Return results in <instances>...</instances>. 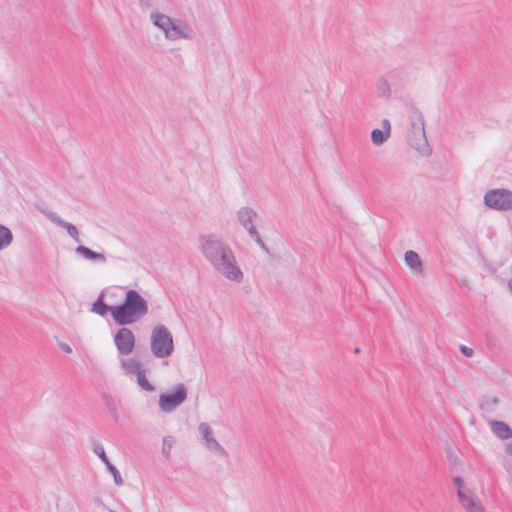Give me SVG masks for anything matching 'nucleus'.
<instances>
[{"label":"nucleus","instance_id":"nucleus-1","mask_svg":"<svg viewBox=\"0 0 512 512\" xmlns=\"http://www.w3.org/2000/svg\"><path fill=\"white\" fill-rule=\"evenodd\" d=\"M199 243L203 256L219 274L236 283L243 280L244 275L233 250L220 236L201 235Z\"/></svg>","mask_w":512,"mask_h":512},{"label":"nucleus","instance_id":"nucleus-2","mask_svg":"<svg viewBox=\"0 0 512 512\" xmlns=\"http://www.w3.org/2000/svg\"><path fill=\"white\" fill-rule=\"evenodd\" d=\"M148 313V303L136 290L126 292L124 301L114 305L113 321L119 326H126L140 321Z\"/></svg>","mask_w":512,"mask_h":512},{"label":"nucleus","instance_id":"nucleus-3","mask_svg":"<svg viewBox=\"0 0 512 512\" xmlns=\"http://www.w3.org/2000/svg\"><path fill=\"white\" fill-rule=\"evenodd\" d=\"M150 347L153 355L157 358H166L172 354L174 350L173 336L167 327L160 324L153 328Z\"/></svg>","mask_w":512,"mask_h":512},{"label":"nucleus","instance_id":"nucleus-4","mask_svg":"<svg viewBox=\"0 0 512 512\" xmlns=\"http://www.w3.org/2000/svg\"><path fill=\"white\" fill-rule=\"evenodd\" d=\"M484 204L496 211H512V191L505 188L488 190L484 195Z\"/></svg>","mask_w":512,"mask_h":512},{"label":"nucleus","instance_id":"nucleus-5","mask_svg":"<svg viewBox=\"0 0 512 512\" xmlns=\"http://www.w3.org/2000/svg\"><path fill=\"white\" fill-rule=\"evenodd\" d=\"M113 340L120 355H129L135 347V336L133 332L125 326H121V328L116 331Z\"/></svg>","mask_w":512,"mask_h":512},{"label":"nucleus","instance_id":"nucleus-6","mask_svg":"<svg viewBox=\"0 0 512 512\" xmlns=\"http://www.w3.org/2000/svg\"><path fill=\"white\" fill-rule=\"evenodd\" d=\"M187 397L185 386H177L176 390L170 393H163L159 397L160 409L164 412H171Z\"/></svg>","mask_w":512,"mask_h":512},{"label":"nucleus","instance_id":"nucleus-7","mask_svg":"<svg viewBox=\"0 0 512 512\" xmlns=\"http://www.w3.org/2000/svg\"><path fill=\"white\" fill-rule=\"evenodd\" d=\"M37 209L41 214L46 216L52 223H54L55 225H57L59 227L65 228L67 230V233L69 234V236L71 238H73V240H75L76 242H80L79 232L73 224H71L67 221H64L55 212L46 210L43 207H37Z\"/></svg>","mask_w":512,"mask_h":512},{"label":"nucleus","instance_id":"nucleus-8","mask_svg":"<svg viewBox=\"0 0 512 512\" xmlns=\"http://www.w3.org/2000/svg\"><path fill=\"white\" fill-rule=\"evenodd\" d=\"M457 495L466 512H485L480 500L470 491L457 490Z\"/></svg>","mask_w":512,"mask_h":512},{"label":"nucleus","instance_id":"nucleus-9","mask_svg":"<svg viewBox=\"0 0 512 512\" xmlns=\"http://www.w3.org/2000/svg\"><path fill=\"white\" fill-rule=\"evenodd\" d=\"M200 433L203 435V438L206 441L208 449L214 451L221 457L227 456L226 450L221 446V444L212 437V430L208 423L202 422L198 427Z\"/></svg>","mask_w":512,"mask_h":512},{"label":"nucleus","instance_id":"nucleus-10","mask_svg":"<svg viewBox=\"0 0 512 512\" xmlns=\"http://www.w3.org/2000/svg\"><path fill=\"white\" fill-rule=\"evenodd\" d=\"M121 365L127 374L137 376V384H150L146 378L145 370L142 368V364L135 359H124Z\"/></svg>","mask_w":512,"mask_h":512},{"label":"nucleus","instance_id":"nucleus-11","mask_svg":"<svg viewBox=\"0 0 512 512\" xmlns=\"http://www.w3.org/2000/svg\"><path fill=\"white\" fill-rule=\"evenodd\" d=\"M94 453L101 459V461L105 464L107 470L112 474L114 483L117 486H121L123 484V479L120 475L119 470L109 461L104 448L102 445L94 442L93 444Z\"/></svg>","mask_w":512,"mask_h":512},{"label":"nucleus","instance_id":"nucleus-12","mask_svg":"<svg viewBox=\"0 0 512 512\" xmlns=\"http://www.w3.org/2000/svg\"><path fill=\"white\" fill-rule=\"evenodd\" d=\"M256 218L257 213L250 207H242L237 212V219L239 223L247 230L248 233L253 229H256L254 226Z\"/></svg>","mask_w":512,"mask_h":512},{"label":"nucleus","instance_id":"nucleus-13","mask_svg":"<svg viewBox=\"0 0 512 512\" xmlns=\"http://www.w3.org/2000/svg\"><path fill=\"white\" fill-rule=\"evenodd\" d=\"M181 22L173 21L170 25L169 30L166 31L165 37L169 40H177V39H189L190 34L187 31V27L185 25H181Z\"/></svg>","mask_w":512,"mask_h":512},{"label":"nucleus","instance_id":"nucleus-14","mask_svg":"<svg viewBox=\"0 0 512 512\" xmlns=\"http://www.w3.org/2000/svg\"><path fill=\"white\" fill-rule=\"evenodd\" d=\"M404 261L406 265L416 274L423 275L424 273V266L423 263L419 257V255L413 251L409 250L405 252L404 254Z\"/></svg>","mask_w":512,"mask_h":512},{"label":"nucleus","instance_id":"nucleus-15","mask_svg":"<svg viewBox=\"0 0 512 512\" xmlns=\"http://www.w3.org/2000/svg\"><path fill=\"white\" fill-rule=\"evenodd\" d=\"M489 426L492 432L499 437L500 439H509L512 438V429L511 427L505 423L504 421L499 420H491L489 422Z\"/></svg>","mask_w":512,"mask_h":512},{"label":"nucleus","instance_id":"nucleus-16","mask_svg":"<svg viewBox=\"0 0 512 512\" xmlns=\"http://www.w3.org/2000/svg\"><path fill=\"white\" fill-rule=\"evenodd\" d=\"M104 296L105 292L102 291L96 301L93 302L91 311L102 317L106 316L107 313L110 312L111 317L113 318L114 306L104 303Z\"/></svg>","mask_w":512,"mask_h":512},{"label":"nucleus","instance_id":"nucleus-17","mask_svg":"<svg viewBox=\"0 0 512 512\" xmlns=\"http://www.w3.org/2000/svg\"><path fill=\"white\" fill-rule=\"evenodd\" d=\"M150 19L154 26H156L164 32V35H166V31L169 30L170 25L174 21L168 15L159 12L151 13Z\"/></svg>","mask_w":512,"mask_h":512},{"label":"nucleus","instance_id":"nucleus-18","mask_svg":"<svg viewBox=\"0 0 512 512\" xmlns=\"http://www.w3.org/2000/svg\"><path fill=\"white\" fill-rule=\"evenodd\" d=\"M400 73L396 70L391 71L387 74V77L384 79H380L377 83V90L381 96L385 99H389L391 97V88L389 84V80L397 77Z\"/></svg>","mask_w":512,"mask_h":512},{"label":"nucleus","instance_id":"nucleus-19","mask_svg":"<svg viewBox=\"0 0 512 512\" xmlns=\"http://www.w3.org/2000/svg\"><path fill=\"white\" fill-rule=\"evenodd\" d=\"M75 252L82 256L85 259L93 260V261H99V262H106V256L103 253L95 252L91 250L90 248L79 245L76 247Z\"/></svg>","mask_w":512,"mask_h":512},{"label":"nucleus","instance_id":"nucleus-20","mask_svg":"<svg viewBox=\"0 0 512 512\" xmlns=\"http://www.w3.org/2000/svg\"><path fill=\"white\" fill-rule=\"evenodd\" d=\"M499 401L497 396L484 395L479 401V408L484 412H493Z\"/></svg>","mask_w":512,"mask_h":512},{"label":"nucleus","instance_id":"nucleus-21","mask_svg":"<svg viewBox=\"0 0 512 512\" xmlns=\"http://www.w3.org/2000/svg\"><path fill=\"white\" fill-rule=\"evenodd\" d=\"M103 401H104V404H105L106 408L108 409V411L112 415V417L117 421L118 418H119V414L117 412L118 403H119L118 399H116L113 396L104 394Z\"/></svg>","mask_w":512,"mask_h":512},{"label":"nucleus","instance_id":"nucleus-22","mask_svg":"<svg viewBox=\"0 0 512 512\" xmlns=\"http://www.w3.org/2000/svg\"><path fill=\"white\" fill-rule=\"evenodd\" d=\"M12 240L13 235L10 229L0 224V250L9 246Z\"/></svg>","mask_w":512,"mask_h":512},{"label":"nucleus","instance_id":"nucleus-23","mask_svg":"<svg viewBox=\"0 0 512 512\" xmlns=\"http://www.w3.org/2000/svg\"><path fill=\"white\" fill-rule=\"evenodd\" d=\"M389 136L390 135L387 131L374 129L371 132V141L374 145L380 146L389 138Z\"/></svg>","mask_w":512,"mask_h":512},{"label":"nucleus","instance_id":"nucleus-24","mask_svg":"<svg viewBox=\"0 0 512 512\" xmlns=\"http://www.w3.org/2000/svg\"><path fill=\"white\" fill-rule=\"evenodd\" d=\"M250 237L259 245V247L265 251L266 253H269V248L267 245L262 241L259 232L257 229H253L249 232Z\"/></svg>","mask_w":512,"mask_h":512},{"label":"nucleus","instance_id":"nucleus-25","mask_svg":"<svg viewBox=\"0 0 512 512\" xmlns=\"http://www.w3.org/2000/svg\"><path fill=\"white\" fill-rule=\"evenodd\" d=\"M174 444V438L170 435L165 436L163 438V446H162V453L166 456H169L170 450Z\"/></svg>","mask_w":512,"mask_h":512},{"label":"nucleus","instance_id":"nucleus-26","mask_svg":"<svg viewBox=\"0 0 512 512\" xmlns=\"http://www.w3.org/2000/svg\"><path fill=\"white\" fill-rule=\"evenodd\" d=\"M417 129L419 130V134L422 137L423 145L425 147H428V143H427V139H426V135H425V129H424V121H423L422 117H420V124L417 127Z\"/></svg>","mask_w":512,"mask_h":512},{"label":"nucleus","instance_id":"nucleus-27","mask_svg":"<svg viewBox=\"0 0 512 512\" xmlns=\"http://www.w3.org/2000/svg\"><path fill=\"white\" fill-rule=\"evenodd\" d=\"M461 353L466 357H472L474 354V350L468 346L461 345L460 346Z\"/></svg>","mask_w":512,"mask_h":512},{"label":"nucleus","instance_id":"nucleus-28","mask_svg":"<svg viewBox=\"0 0 512 512\" xmlns=\"http://www.w3.org/2000/svg\"><path fill=\"white\" fill-rule=\"evenodd\" d=\"M453 483L455 486H457L458 490H463L464 486V480L460 476H455L453 478Z\"/></svg>","mask_w":512,"mask_h":512},{"label":"nucleus","instance_id":"nucleus-29","mask_svg":"<svg viewBox=\"0 0 512 512\" xmlns=\"http://www.w3.org/2000/svg\"><path fill=\"white\" fill-rule=\"evenodd\" d=\"M381 130L387 131L388 134L390 135L391 126H390V122L388 119L382 120V129Z\"/></svg>","mask_w":512,"mask_h":512},{"label":"nucleus","instance_id":"nucleus-30","mask_svg":"<svg viewBox=\"0 0 512 512\" xmlns=\"http://www.w3.org/2000/svg\"><path fill=\"white\" fill-rule=\"evenodd\" d=\"M142 8H150L153 5V0H138Z\"/></svg>","mask_w":512,"mask_h":512},{"label":"nucleus","instance_id":"nucleus-31","mask_svg":"<svg viewBox=\"0 0 512 512\" xmlns=\"http://www.w3.org/2000/svg\"><path fill=\"white\" fill-rule=\"evenodd\" d=\"M59 347H60V348H61V350H62V351H64L65 353H71V352H72L71 347H70L67 343L60 342V343H59Z\"/></svg>","mask_w":512,"mask_h":512},{"label":"nucleus","instance_id":"nucleus-32","mask_svg":"<svg viewBox=\"0 0 512 512\" xmlns=\"http://www.w3.org/2000/svg\"><path fill=\"white\" fill-rule=\"evenodd\" d=\"M486 341H487V345L489 347H495L496 346L492 335L486 334Z\"/></svg>","mask_w":512,"mask_h":512},{"label":"nucleus","instance_id":"nucleus-33","mask_svg":"<svg viewBox=\"0 0 512 512\" xmlns=\"http://www.w3.org/2000/svg\"><path fill=\"white\" fill-rule=\"evenodd\" d=\"M505 452L508 455H512V441L505 445Z\"/></svg>","mask_w":512,"mask_h":512},{"label":"nucleus","instance_id":"nucleus-34","mask_svg":"<svg viewBox=\"0 0 512 512\" xmlns=\"http://www.w3.org/2000/svg\"><path fill=\"white\" fill-rule=\"evenodd\" d=\"M146 391H153L155 386H141Z\"/></svg>","mask_w":512,"mask_h":512},{"label":"nucleus","instance_id":"nucleus-35","mask_svg":"<svg viewBox=\"0 0 512 512\" xmlns=\"http://www.w3.org/2000/svg\"><path fill=\"white\" fill-rule=\"evenodd\" d=\"M508 289L510 293L512 294V278L508 281Z\"/></svg>","mask_w":512,"mask_h":512},{"label":"nucleus","instance_id":"nucleus-36","mask_svg":"<svg viewBox=\"0 0 512 512\" xmlns=\"http://www.w3.org/2000/svg\"><path fill=\"white\" fill-rule=\"evenodd\" d=\"M500 333H501L503 336H506V335H507V330H506V329H501V330H500Z\"/></svg>","mask_w":512,"mask_h":512},{"label":"nucleus","instance_id":"nucleus-37","mask_svg":"<svg viewBox=\"0 0 512 512\" xmlns=\"http://www.w3.org/2000/svg\"><path fill=\"white\" fill-rule=\"evenodd\" d=\"M354 353H355V354L360 353V348L356 347V348L354 349Z\"/></svg>","mask_w":512,"mask_h":512},{"label":"nucleus","instance_id":"nucleus-38","mask_svg":"<svg viewBox=\"0 0 512 512\" xmlns=\"http://www.w3.org/2000/svg\"><path fill=\"white\" fill-rule=\"evenodd\" d=\"M413 147L416 149V150H420V147L417 146V145H413Z\"/></svg>","mask_w":512,"mask_h":512}]
</instances>
